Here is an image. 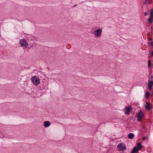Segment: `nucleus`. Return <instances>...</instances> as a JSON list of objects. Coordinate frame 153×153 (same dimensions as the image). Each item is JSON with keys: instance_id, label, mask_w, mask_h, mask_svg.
<instances>
[{"instance_id": "obj_12", "label": "nucleus", "mask_w": 153, "mask_h": 153, "mask_svg": "<svg viewBox=\"0 0 153 153\" xmlns=\"http://www.w3.org/2000/svg\"><path fill=\"white\" fill-rule=\"evenodd\" d=\"M153 17L150 16V17L148 19V21L150 23H152L153 22Z\"/></svg>"}, {"instance_id": "obj_3", "label": "nucleus", "mask_w": 153, "mask_h": 153, "mask_svg": "<svg viewBox=\"0 0 153 153\" xmlns=\"http://www.w3.org/2000/svg\"><path fill=\"white\" fill-rule=\"evenodd\" d=\"M142 147L141 144L140 143H138L137 146H135L132 150L131 153H135L137 151L140 150Z\"/></svg>"}, {"instance_id": "obj_20", "label": "nucleus", "mask_w": 153, "mask_h": 153, "mask_svg": "<svg viewBox=\"0 0 153 153\" xmlns=\"http://www.w3.org/2000/svg\"><path fill=\"white\" fill-rule=\"evenodd\" d=\"M145 139H146L145 137H144L143 138V140H145Z\"/></svg>"}, {"instance_id": "obj_6", "label": "nucleus", "mask_w": 153, "mask_h": 153, "mask_svg": "<svg viewBox=\"0 0 153 153\" xmlns=\"http://www.w3.org/2000/svg\"><path fill=\"white\" fill-rule=\"evenodd\" d=\"M19 43L21 47L25 46L26 47H27L28 45L27 42L24 39H21Z\"/></svg>"}, {"instance_id": "obj_7", "label": "nucleus", "mask_w": 153, "mask_h": 153, "mask_svg": "<svg viewBox=\"0 0 153 153\" xmlns=\"http://www.w3.org/2000/svg\"><path fill=\"white\" fill-rule=\"evenodd\" d=\"M125 110L126 111L125 113L126 114H128L132 110V107L131 106H128L125 107Z\"/></svg>"}, {"instance_id": "obj_2", "label": "nucleus", "mask_w": 153, "mask_h": 153, "mask_svg": "<svg viewBox=\"0 0 153 153\" xmlns=\"http://www.w3.org/2000/svg\"><path fill=\"white\" fill-rule=\"evenodd\" d=\"M117 148L119 151H121L123 152L126 149L125 144L123 143L119 144L117 146Z\"/></svg>"}, {"instance_id": "obj_1", "label": "nucleus", "mask_w": 153, "mask_h": 153, "mask_svg": "<svg viewBox=\"0 0 153 153\" xmlns=\"http://www.w3.org/2000/svg\"><path fill=\"white\" fill-rule=\"evenodd\" d=\"M31 80L33 84L36 85H38L40 83L39 79L37 76H33L31 78Z\"/></svg>"}, {"instance_id": "obj_8", "label": "nucleus", "mask_w": 153, "mask_h": 153, "mask_svg": "<svg viewBox=\"0 0 153 153\" xmlns=\"http://www.w3.org/2000/svg\"><path fill=\"white\" fill-rule=\"evenodd\" d=\"M148 88L149 91L151 90L152 86L153 85V81H149L148 83Z\"/></svg>"}, {"instance_id": "obj_4", "label": "nucleus", "mask_w": 153, "mask_h": 153, "mask_svg": "<svg viewBox=\"0 0 153 153\" xmlns=\"http://www.w3.org/2000/svg\"><path fill=\"white\" fill-rule=\"evenodd\" d=\"M102 30L101 28H99L97 30H95L94 31L93 33L95 36L100 37L101 35Z\"/></svg>"}, {"instance_id": "obj_9", "label": "nucleus", "mask_w": 153, "mask_h": 153, "mask_svg": "<svg viewBox=\"0 0 153 153\" xmlns=\"http://www.w3.org/2000/svg\"><path fill=\"white\" fill-rule=\"evenodd\" d=\"M51 125V123L48 121H45L44 123V126L45 127H48Z\"/></svg>"}, {"instance_id": "obj_23", "label": "nucleus", "mask_w": 153, "mask_h": 153, "mask_svg": "<svg viewBox=\"0 0 153 153\" xmlns=\"http://www.w3.org/2000/svg\"><path fill=\"white\" fill-rule=\"evenodd\" d=\"M76 6V5H75L74 6V7H75Z\"/></svg>"}, {"instance_id": "obj_19", "label": "nucleus", "mask_w": 153, "mask_h": 153, "mask_svg": "<svg viewBox=\"0 0 153 153\" xmlns=\"http://www.w3.org/2000/svg\"><path fill=\"white\" fill-rule=\"evenodd\" d=\"M151 78L152 79H153V76H151Z\"/></svg>"}, {"instance_id": "obj_17", "label": "nucleus", "mask_w": 153, "mask_h": 153, "mask_svg": "<svg viewBox=\"0 0 153 153\" xmlns=\"http://www.w3.org/2000/svg\"><path fill=\"white\" fill-rule=\"evenodd\" d=\"M148 14V13H147V12H145V13H144V15H145V16H147V15Z\"/></svg>"}, {"instance_id": "obj_13", "label": "nucleus", "mask_w": 153, "mask_h": 153, "mask_svg": "<svg viewBox=\"0 0 153 153\" xmlns=\"http://www.w3.org/2000/svg\"><path fill=\"white\" fill-rule=\"evenodd\" d=\"M150 16L153 17V9L152 8L150 10Z\"/></svg>"}, {"instance_id": "obj_22", "label": "nucleus", "mask_w": 153, "mask_h": 153, "mask_svg": "<svg viewBox=\"0 0 153 153\" xmlns=\"http://www.w3.org/2000/svg\"><path fill=\"white\" fill-rule=\"evenodd\" d=\"M148 39H149L150 40H152V38H149Z\"/></svg>"}, {"instance_id": "obj_21", "label": "nucleus", "mask_w": 153, "mask_h": 153, "mask_svg": "<svg viewBox=\"0 0 153 153\" xmlns=\"http://www.w3.org/2000/svg\"><path fill=\"white\" fill-rule=\"evenodd\" d=\"M152 56H153V50L152 51Z\"/></svg>"}, {"instance_id": "obj_18", "label": "nucleus", "mask_w": 153, "mask_h": 153, "mask_svg": "<svg viewBox=\"0 0 153 153\" xmlns=\"http://www.w3.org/2000/svg\"><path fill=\"white\" fill-rule=\"evenodd\" d=\"M146 4H146V1H144V5H146Z\"/></svg>"}, {"instance_id": "obj_11", "label": "nucleus", "mask_w": 153, "mask_h": 153, "mask_svg": "<svg viewBox=\"0 0 153 153\" xmlns=\"http://www.w3.org/2000/svg\"><path fill=\"white\" fill-rule=\"evenodd\" d=\"M146 108L148 110H149L151 108L150 106V103L148 102H146Z\"/></svg>"}, {"instance_id": "obj_15", "label": "nucleus", "mask_w": 153, "mask_h": 153, "mask_svg": "<svg viewBox=\"0 0 153 153\" xmlns=\"http://www.w3.org/2000/svg\"><path fill=\"white\" fill-rule=\"evenodd\" d=\"M150 95V93L148 92L147 91L146 94V97L147 98Z\"/></svg>"}, {"instance_id": "obj_14", "label": "nucleus", "mask_w": 153, "mask_h": 153, "mask_svg": "<svg viewBox=\"0 0 153 153\" xmlns=\"http://www.w3.org/2000/svg\"><path fill=\"white\" fill-rule=\"evenodd\" d=\"M151 62L150 60H148V66L149 68H150L151 67Z\"/></svg>"}, {"instance_id": "obj_5", "label": "nucleus", "mask_w": 153, "mask_h": 153, "mask_svg": "<svg viewBox=\"0 0 153 153\" xmlns=\"http://www.w3.org/2000/svg\"><path fill=\"white\" fill-rule=\"evenodd\" d=\"M137 121L140 122L144 117L143 112L141 111H140L137 113Z\"/></svg>"}, {"instance_id": "obj_24", "label": "nucleus", "mask_w": 153, "mask_h": 153, "mask_svg": "<svg viewBox=\"0 0 153 153\" xmlns=\"http://www.w3.org/2000/svg\"><path fill=\"white\" fill-rule=\"evenodd\" d=\"M145 1H147V0H144Z\"/></svg>"}, {"instance_id": "obj_10", "label": "nucleus", "mask_w": 153, "mask_h": 153, "mask_svg": "<svg viewBox=\"0 0 153 153\" xmlns=\"http://www.w3.org/2000/svg\"><path fill=\"white\" fill-rule=\"evenodd\" d=\"M134 137V135L133 133H130L128 135V137L129 139H132Z\"/></svg>"}, {"instance_id": "obj_16", "label": "nucleus", "mask_w": 153, "mask_h": 153, "mask_svg": "<svg viewBox=\"0 0 153 153\" xmlns=\"http://www.w3.org/2000/svg\"><path fill=\"white\" fill-rule=\"evenodd\" d=\"M151 45L152 46H153V42L152 41L150 42V44L149 45V46H150Z\"/></svg>"}]
</instances>
